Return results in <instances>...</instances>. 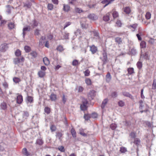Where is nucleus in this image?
Listing matches in <instances>:
<instances>
[{
    "label": "nucleus",
    "instance_id": "obj_6",
    "mask_svg": "<svg viewBox=\"0 0 156 156\" xmlns=\"http://www.w3.org/2000/svg\"><path fill=\"white\" fill-rule=\"evenodd\" d=\"M23 101V97L21 95H18L16 98V103L18 104H21Z\"/></svg>",
    "mask_w": 156,
    "mask_h": 156
},
{
    "label": "nucleus",
    "instance_id": "obj_22",
    "mask_svg": "<svg viewBox=\"0 0 156 156\" xmlns=\"http://www.w3.org/2000/svg\"><path fill=\"white\" fill-rule=\"evenodd\" d=\"M139 108L140 110H142L143 108L144 107L143 104V101L142 100H141L139 101Z\"/></svg>",
    "mask_w": 156,
    "mask_h": 156
},
{
    "label": "nucleus",
    "instance_id": "obj_37",
    "mask_svg": "<svg viewBox=\"0 0 156 156\" xmlns=\"http://www.w3.org/2000/svg\"><path fill=\"white\" fill-rule=\"evenodd\" d=\"M15 55L19 57L21 55V52L19 49L17 50L15 52Z\"/></svg>",
    "mask_w": 156,
    "mask_h": 156
},
{
    "label": "nucleus",
    "instance_id": "obj_21",
    "mask_svg": "<svg viewBox=\"0 0 156 156\" xmlns=\"http://www.w3.org/2000/svg\"><path fill=\"white\" fill-rule=\"evenodd\" d=\"M46 39V37L45 36H42L41 37L39 41V46H42L43 45V43H43L42 42V40H45Z\"/></svg>",
    "mask_w": 156,
    "mask_h": 156
},
{
    "label": "nucleus",
    "instance_id": "obj_45",
    "mask_svg": "<svg viewBox=\"0 0 156 156\" xmlns=\"http://www.w3.org/2000/svg\"><path fill=\"white\" fill-rule=\"evenodd\" d=\"M103 20L105 21H108L109 20V15H107L106 16H105L103 17Z\"/></svg>",
    "mask_w": 156,
    "mask_h": 156
},
{
    "label": "nucleus",
    "instance_id": "obj_38",
    "mask_svg": "<svg viewBox=\"0 0 156 156\" xmlns=\"http://www.w3.org/2000/svg\"><path fill=\"white\" fill-rule=\"evenodd\" d=\"M127 151V149L126 148L123 147H120V151L121 153H125Z\"/></svg>",
    "mask_w": 156,
    "mask_h": 156
},
{
    "label": "nucleus",
    "instance_id": "obj_19",
    "mask_svg": "<svg viewBox=\"0 0 156 156\" xmlns=\"http://www.w3.org/2000/svg\"><path fill=\"white\" fill-rule=\"evenodd\" d=\"M127 71L129 75H132L134 73V70L133 68H129L128 69Z\"/></svg>",
    "mask_w": 156,
    "mask_h": 156
},
{
    "label": "nucleus",
    "instance_id": "obj_63",
    "mask_svg": "<svg viewBox=\"0 0 156 156\" xmlns=\"http://www.w3.org/2000/svg\"><path fill=\"white\" fill-rule=\"evenodd\" d=\"M81 26L83 28L86 29L88 27V25L85 23H81Z\"/></svg>",
    "mask_w": 156,
    "mask_h": 156
},
{
    "label": "nucleus",
    "instance_id": "obj_54",
    "mask_svg": "<svg viewBox=\"0 0 156 156\" xmlns=\"http://www.w3.org/2000/svg\"><path fill=\"white\" fill-rule=\"evenodd\" d=\"M116 125L115 124L112 123L110 125L111 128L113 130H115L116 128Z\"/></svg>",
    "mask_w": 156,
    "mask_h": 156
},
{
    "label": "nucleus",
    "instance_id": "obj_14",
    "mask_svg": "<svg viewBox=\"0 0 156 156\" xmlns=\"http://www.w3.org/2000/svg\"><path fill=\"white\" fill-rule=\"evenodd\" d=\"M122 94L124 96L129 97L132 99H133V97L128 92H124L122 93Z\"/></svg>",
    "mask_w": 156,
    "mask_h": 156
},
{
    "label": "nucleus",
    "instance_id": "obj_16",
    "mask_svg": "<svg viewBox=\"0 0 156 156\" xmlns=\"http://www.w3.org/2000/svg\"><path fill=\"white\" fill-rule=\"evenodd\" d=\"M90 50L92 53L94 54L95 53L97 50V48L96 47L94 46L93 45L90 47Z\"/></svg>",
    "mask_w": 156,
    "mask_h": 156
},
{
    "label": "nucleus",
    "instance_id": "obj_24",
    "mask_svg": "<svg viewBox=\"0 0 156 156\" xmlns=\"http://www.w3.org/2000/svg\"><path fill=\"white\" fill-rule=\"evenodd\" d=\"M45 74V72L44 71H40L38 72V75L41 78L43 77Z\"/></svg>",
    "mask_w": 156,
    "mask_h": 156
},
{
    "label": "nucleus",
    "instance_id": "obj_42",
    "mask_svg": "<svg viewBox=\"0 0 156 156\" xmlns=\"http://www.w3.org/2000/svg\"><path fill=\"white\" fill-rule=\"evenodd\" d=\"M48 9L49 10H51L53 8V5L51 3H48L47 6Z\"/></svg>",
    "mask_w": 156,
    "mask_h": 156
},
{
    "label": "nucleus",
    "instance_id": "obj_4",
    "mask_svg": "<svg viewBox=\"0 0 156 156\" xmlns=\"http://www.w3.org/2000/svg\"><path fill=\"white\" fill-rule=\"evenodd\" d=\"M8 44L6 43H4L0 46V50L2 52H5L8 48Z\"/></svg>",
    "mask_w": 156,
    "mask_h": 156
},
{
    "label": "nucleus",
    "instance_id": "obj_15",
    "mask_svg": "<svg viewBox=\"0 0 156 156\" xmlns=\"http://www.w3.org/2000/svg\"><path fill=\"white\" fill-rule=\"evenodd\" d=\"M124 12L127 14H129L130 13L131 9L129 7H126L124 8Z\"/></svg>",
    "mask_w": 156,
    "mask_h": 156
},
{
    "label": "nucleus",
    "instance_id": "obj_48",
    "mask_svg": "<svg viewBox=\"0 0 156 156\" xmlns=\"http://www.w3.org/2000/svg\"><path fill=\"white\" fill-rule=\"evenodd\" d=\"M44 110L45 112L47 114H49L50 112V109L48 107H45Z\"/></svg>",
    "mask_w": 156,
    "mask_h": 156
},
{
    "label": "nucleus",
    "instance_id": "obj_39",
    "mask_svg": "<svg viewBox=\"0 0 156 156\" xmlns=\"http://www.w3.org/2000/svg\"><path fill=\"white\" fill-rule=\"evenodd\" d=\"M80 133L84 136H87V134L84 133L83 130L82 129H80Z\"/></svg>",
    "mask_w": 156,
    "mask_h": 156
},
{
    "label": "nucleus",
    "instance_id": "obj_43",
    "mask_svg": "<svg viewBox=\"0 0 156 156\" xmlns=\"http://www.w3.org/2000/svg\"><path fill=\"white\" fill-rule=\"evenodd\" d=\"M136 65L137 68L139 69H141L142 67V62H138L136 64Z\"/></svg>",
    "mask_w": 156,
    "mask_h": 156
},
{
    "label": "nucleus",
    "instance_id": "obj_47",
    "mask_svg": "<svg viewBox=\"0 0 156 156\" xmlns=\"http://www.w3.org/2000/svg\"><path fill=\"white\" fill-rule=\"evenodd\" d=\"M56 49L58 51H59L60 52H62L64 50L63 47L61 45H59L58 46L57 48Z\"/></svg>",
    "mask_w": 156,
    "mask_h": 156
},
{
    "label": "nucleus",
    "instance_id": "obj_34",
    "mask_svg": "<svg viewBox=\"0 0 156 156\" xmlns=\"http://www.w3.org/2000/svg\"><path fill=\"white\" fill-rule=\"evenodd\" d=\"M85 82L88 85H90L91 84V81L89 78H87L85 79Z\"/></svg>",
    "mask_w": 156,
    "mask_h": 156
},
{
    "label": "nucleus",
    "instance_id": "obj_13",
    "mask_svg": "<svg viewBox=\"0 0 156 156\" xmlns=\"http://www.w3.org/2000/svg\"><path fill=\"white\" fill-rule=\"evenodd\" d=\"M70 7L68 5L63 4V10L66 12H68L70 10Z\"/></svg>",
    "mask_w": 156,
    "mask_h": 156
},
{
    "label": "nucleus",
    "instance_id": "obj_7",
    "mask_svg": "<svg viewBox=\"0 0 156 156\" xmlns=\"http://www.w3.org/2000/svg\"><path fill=\"white\" fill-rule=\"evenodd\" d=\"M30 27L29 26L28 27H24L23 29V38L25 37V35L26 34V31H30Z\"/></svg>",
    "mask_w": 156,
    "mask_h": 156
},
{
    "label": "nucleus",
    "instance_id": "obj_50",
    "mask_svg": "<svg viewBox=\"0 0 156 156\" xmlns=\"http://www.w3.org/2000/svg\"><path fill=\"white\" fill-rule=\"evenodd\" d=\"M76 36L79 35H81L82 33L81 30L79 29H77L75 32Z\"/></svg>",
    "mask_w": 156,
    "mask_h": 156
},
{
    "label": "nucleus",
    "instance_id": "obj_30",
    "mask_svg": "<svg viewBox=\"0 0 156 156\" xmlns=\"http://www.w3.org/2000/svg\"><path fill=\"white\" fill-rule=\"evenodd\" d=\"M69 33H67L66 32H65L63 34V39H68Z\"/></svg>",
    "mask_w": 156,
    "mask_h": 156
},
{
    "label": "nucleus",
    "instance_id": "obj_25",
    "mask_svg": "<svg viewBox=\"0 0 156 156\" xmlns=\"http://www.w3.org/2000/svg\"><path fill=\"white\" fill-rule=\"evenodd\" d=\"M91 118L90 114H85L84 116V118L86 120H88Z\"/></svg>",
    "mask_w": 156,
    "mask_h": 156
},
{
    "label": "nucleus",
    "instance_id": "obj_44",
    "mask_svg": "<svg viewBox=\"0 0 156 156\" xmlns=\"http://www.w3.org/2000/svg\"><path fill=\"white\" fill-rule=\"evenodd\" d=\"M152 89L154 90L156 89V80L155 79H154L153 80L152 86Z\"/></svg>",
    "mask_w": 156,
    "mask_h": 156
},
{
    "label": "nucleus",
    "instance_id": "obj_49",
    "mask_svg": "<svg viewBox=\"0 0 156 156\" xmlns=\"http://www.w3.org/2000/svg\"><path fill=\"white\" fill-rule=\"evenodd\" d=\"M59 150L62 152H64L65 151L64 147L63 146H60L58 147Z\"/></svg>",
    "mask_w": 156,
    "mask_h": 156
},
{
    "label": "nucleus",
    "instance_id": "obj_27",
    "mask_svg": "<svg viewBox=\"0 0 156 156\" xmlns=\"http://www.w3.org/2000/svg\"><path fill=\"white\" fill-rule=\"evenodd\" d=\"M115 41L119 44H120L122 43V41L120 37H117L115 38Z\"/></svg>",
    "mask_w": 156,
    "mask_h": 156
},
{
    "label": "nucleus",
    "instance_id": "obj_41",
    "mask_svg": "<svg viewBox=\"0 0 156 156\" xmlns=\"http://www.w3.org/2000/svg\"><path fill=\"white\" fill-rule=\"evenodd\" d=\"M140 143V140L138 138H135L134 141V143L137 146Z\"/></svg>",
    "mask_w": 156,
    "mask_h": 156
},
{
    "label": "nucleus",
    "instance_id": "obj_20",
    "mask_svg": "<svg viewBox=\"0 0 156 156\" xmlns=\"http://www.w3.org/2000/svg\"><path fill=\"white\" fill-rule=\"evenodd\" d=\"M51 101H55L56 99V96L54 94H51L50 97Z\"/></svg>",
    "mask_w": 156,
    "mask_h": 156
},
{
    "label": "nucleus",
    "instance_id": "obj_36",
    "mask_svg": "<svg viewBox=\"0 0 156 156\" xmlns=\"http://www.w3.org/2000/svg\"><path fill=\"white\" fill-rule=\"evenodd\" d=\"M27 101L30 103L33 102V98L30 96H28L27 98Z\"/></svg>",
    "mask_w": 156,
    "mask_h": 156
},
{
    "label": "nucleus",
    "instance_id": "obj_23",
    "mask_svg": "<svg viewBox=\"0 0 156 156\" xmlns=\"http://www.w3.org/2000/svg\"><path fill=\"white\" fill-rule=\"evenodd\" d=\"M63 135L62 133L60 132H56V136L58 137L59 140H61V138Z\"/></svg>",
    "mask_w": 156,
    "mask_h": 156
},
{
    "label": "nucleus",
    "instance_id": "obj_32",
    "mask_svg": "<svg viewBox=\"0 0 156 156\" xmlns=\"http://www.w3.org/2000/svg\"><path fill=\"white\" fill-rule=\"evenodd\" d=\"M24 49L26 52L28 53L30 51L31 48L30 47L28 46H25L24 47Z\"/></svg>",
    "mask_w": 156,
    "mask_h": 156
},
{
    "label": "nucleus",
    "instance_id": "obj_56",
    "mask_svg": "<svg viewBox=\"0 0 156 156\" xmlns=\"http://www.w3.org/2000/svg\"><path fill=\"white\" fill-rule=\"evenodd\" d=\"M118 104L120 106L122 107L124 105V103L122 101H120L118 102Z\"/></svg>",
    "mask_w": 156,
    "mask_h": 156
},
{
    "label": "nucleus",
    "instance_id": "obj_1",
    "mask_svg": "<svg viewBox=\"0 0 156 156\" xmlns=\"http://www.w3.org/2000/svg\"><path fill=\"white\" fill-rule=\"evenodd\" d=\"M24 60V58L23 57H22L21 58H14L13 59V62L15 64H17L23 62Z\"/></svg>",
    "mask_w": 156,
    "mask_h": 156
},
{
    "label": "nucleus",
    "instance_id": "obj_10",
    "mask_svg": "<svg viewBox=\"0 0 156 156\" xmlns=\"http://www.w3.org/2000/svg\"><path fill=\"white\" fill-rule=\"evenodd\" d=\"M95 92L94 90H91L88 93V95L89 97H90L92 99L95 95Z\"/></svg>",
    "mask_w": 156,
    "mask_h": 156
},
{
    "label": "nucleus",
    "instance_id": "obj_8",
    "mask_svg": "<svg viewBox=\"0 0 156 156\" xmlns=\"http://www.w3.org/2000/svg\"><path fill=\"white\" fill-rule=\"evenodd\" d=\"M114 0H104L102 1V3L103 4H106L104 6L105 7L107 6L108 4L111 3Z\"/></svg>",
    "mask_w": 156,
    "mask_h": 156
},
{
    "label": "nucleus",
    "instance_id": "obj_64",
    "mask_svg": "<svg viewBox=\"0 0 156 156\" xmlns=\"http://www.w3.org/2000/svg\"><path fill=\"white\" fill-rule=\"evenodd\" d=\"M7 12L8 13H10L11 12V10L10 9V6L9 5H7Z\"/></svg>",
    "mask_w": 156,
    "mask_h": 156
},
{
    "label": "nucleus",
    "instance_id": "obj_12",
    "mask_svg": "<svg viewBox=\"0 0 156 156\" xmlns=\"http://www.w3.org/2000/svg\"><path fill=\"white\" fill-rule=\"evenodd\" d=\"M43 61L44 64L46 66H48L50 64L49 61L46 57H45L43 58Z\"/></svg>",
    "mask_w": 156,
    "mask_h": 156
},
{
    "label": "nucleus",
    "instance_id": "obj_9",
    "mask_svg": "<svg viewBox=\"0 0 156 156\" xmlns=\"http://www.w3.org/2000/svg\"><path fill=\"white\" fill-rule=\"evenodd\" d=\"M108 99L107 98L105 99L102 101V104L101 105V107L103 109L104 108L106 105L107 104L108 101Z\"/></svg>",
    "mask_w": 156,
    "mask_h": 156
},
{
    "label": "nucleus",
    "instance_id": "obj_51",
    "mask_svg": "<svg viewBox=\"0 0 156 156\" xmlns=\"http://www.w3.org/2000/svg\"><path fill=\"white\" fill-rule=\"evenodd\" d=\"M112 16L114 18H116L118 16V13L116 11H114L112 13Z\"/></svg>",
    "mask_w": 156,
    "mask_h": 156
},
{
    "label": "nucleus",
    "instance_id": "obj_17",
    "mask_svg": "<svg viewBox=\"0 0 156 156\" xmlns=\"http://www.w3.org/2000/svg\"><path fill=\"white\" fill-rule=\"evenodd\" d=\"M71 132L73 137L74 138L76 137V133L75 131V129L73 128L71 129Z\"/></svg>",
    "mask_w": 156,
    "mask_h": 156
},
{
    "label": "nucleus",
    "instance_id": "obj_40",
    "mask_svg": "<svg viewBox=\"0 0 156 156\" xmlns=\"http://www.w3.org/2000/svg\"><path fill=\"white\" fill-rule=\"evenodd\" d=\"M151 13L149 12H147L146 13L145 15V17L147 19L149 20L151 18Z\"/></svg>",
    "mask_w": 156,
    "mask_h": 156
},
{
    "label": "nucleus",
    "instance_id": "obj_59",
    "mask_svg": "<svg viewBox=\"0 0 156 156\" xmlns=\"http://www.w3.org/2000/svg\"><path fill=\"white\" fill-rule=\"evenodd\" d=\"M111 96L113 98H116L117 96V93L116 92H112L111 93Z\"/></svg>",
    "mask_w": 156,
    "mask_h": 156
},
{
    "label": "nucleus",
    "instance_id": "obj_5",
    "mask_svg": "<svg viewBox=\"0 0 156 156\" xmlns=\"http://www.w3.org/2000/svg\"><path fill=\"white\" fill-rule=\"evenodd\" d=\"M88 18L90 19L93 20H95L98 19V17L97 15L94 14H90L88 16Z\"/></svg>",
    "mask_w": 156,
    "mask_h": 156
},
{
    "label": "nucleus",
    "instance_id": "obj_46",
    "mask_svg": "<svg viewBox=\"0 0 156 156\" xmlns=\"http://www.w3.org/2000/svg\"><path fill=\"white\" fill-rule=\"evenodd\" d=\"M146 43L144 41H142L140 44L141 48H144L146 47Z\"/></svg>",
    "mask_w": 156,
    "mask_h": 156
},
{
    "label": "nucleus",
    "instance_id": "obj_18",
    "mask_svg": "<svg viewBox=\"0 0 156 156\" xmlns=\"http://www.w3.org/2000/svg\"><path fill=\"white\" fill-rule=\"evenodd\" d=\"M43 143V140L41 139H37L36 144H38L40 145H41Z\"/></svg>",
    "mask_w": 156,
    "mask_h": 156
},
{
    "label": "nucleus",
    "instance_id": "obj_53",
    "mask_svg": "<svg viewBox=\"0 0 156 156\" xmlns=\"http://www.w3.org/2000/svg\"><path fill=\"white\" fill-rule=\"evenodd\" d=\"M30 55L34 58H35L37 56V54L35 51H32L30 53Z\"/></svg>",
    "mask_w": 156,
    "mask_h": 156
},
{
    "label": "nucleus",
    "instance_id": "obj_11",
    "mask_svg": "<svg viewBox=\"0 0 156 156\" xmlns=\"http://www.w3.org/2000/svg\"><path fill=\"white\" fill-rule=\"evenodd\" d=\"M112 78L111 76L110 73L108 72L106 76V80L107 82H109L110 81Z\"/></svg>",
    "mask_w": 156,
    "mask_h": 156
},
{
    "label": "nucleus",
    "instance_id": "obj_61",
    "mask_svg": "<svg viewBox=\"0 0 156 156\" xmlns=\"http://www.w3.org/2000/svg\"><path fill=\"white\" fill-rule=\"evenodd\" d=\"M29 115V113L27 112H24L23 115V117L26 118Z\"/></svg>",
    "mask_w": 156,
    "mask_h": 156
},
{
    "label": "nucleus",
    "instance_id": "obj_29",
    "mask_svg": "<svg viewBox=\"0 0 156 156\" xmlns=\"http://www.w3.org/2000/svg\"><path fill=\"white\" fill-rule=\"evenodd\" d=\"M38 24V23L35 20H34L32 21V24L31 26L34 28V27H37Z\"/></svg>",
    "mask_w": 156,
    "mask_h": 156
},
{
    "label": "nucleus",
    "instance_id": "obj_62",
    "mask_svg": "<svg viewBox=\"0 0 156 156\" xmlns=\"http://www.w3.org/2000/svg\"><path fill=\"white\" fill-rule=\"evenodd\" d=\"M78 64V61L76 60H74L72 62V65L74 66L77 65Z\"/></svg>",
    "mask_w": 156,
    "mask_h": 156
},
{
    "label": "nucleus",
    "instance_id": "obj_31",
    "mask_svg": "<svg viewBox=\"0 0 156 156\" xmlns=\"http://www.w3.org/2000/svg\"><path fill=\"white\" fill-rule=\"evenodd\" d=\"M75 11L76 12L80 13L83 12V11L81 9L79 8H75Z\"/></svg>",
    "mask_w": 156,
    "mask_h": 156
},
{
    "label": "nucleus",
    "instance_id": "obj_57",
    "mask_svg": "<svg viewBox=\"0 0 156 156\" xmlns=\"http://www.w3.org/2000/svg\"><path fill=\"white\" fill-rule=\"evenodd\" d=\"M50 129L51 131H55L56 129V127L54 125H52L50 127Z\"/></svg>",
    "mask_w": 156,
    "mask_h": 156
},
{
    "label": "nucleus",
    "instance_id": "obj_60",
    "mask_svg": "<svg viewBox=\"0 0 156 156\" xmlns=\"http://www.w3.org/2000/svg\"><path fill=\"white\" fill-rule=\"evenodd\" d=\"M129 136L132 138H134L136 136V134L134 132H131L129 134Z\"/></svg>",
    "mask_w": 156,
    "mask_h": 156
},
{
    "label": "nucleus",
    "instance_id": "obj_35",
    "mask_svg": "<svg viewBox=\"0 0 156 156\" xmlns=\"http://www.w3.org/2000/svg\"><path fill=\"white\" fill-rule=\"evenodd\" d=\"M8 27L9 29L11 30L13 29L14 27V24L12 23H10L8 24Z\"/></svg>",
    "mask_w": 156,
    "mask_h": 156
},
{
    "label": "nucleus",
    "instance_id": "obj_52",
    "mask_svg": "<svg viewBox=\"0 0 156 156\" xmlns=\"http://www.w3.org/2000/svg\"><path fill=\"white\" fill-rule=\"evenodd\" d=\"M6 22V21L5 20L2 19L0 21V26H2L5 24Z\"/></svg>",
    "mask_w": 156,
    "mask_h": 156
},
{
    "label": "nucleus",
    "instance_id": "obj_33",
    "mask_svg": "<svg viewBox=\"0 0 156 156\" xmlns=\"http://www.w3.org/2000/svg\"><path fill=\"white\" fill-rule=\"evenodd\" d=\"M23 153L27 156H28L30 155L28 152L27 151V149L25 148H24L23 150Z\"/></svg>",
    "mask_w": 156,
    "mask_h": 156
},
{
    "label": "nucleus",
    "instance_id": "obj_3",
    "mask_svg": "<svg viewBox=\"0 0 156 156\" xmlns=\"http://www.w3.org/2000/svg\"><path fill=\"white\" fill-rule=\"evenodd\" d=\"M102 55L103 57L102 60L103 62V64H105L107 61V52L105 49H103Z\"/></svg>",
    "mask_w": 156,
    "mask_h": 156
},
{
    "label": "nucleus",
    "instance_id": "obj_55",
    "mask_svg": "<svg viewBox=\"0 0 156 156\" xmlns=\"http://www.w3.org/2000/svg\"><path fill=\"white\" fill-rule=\"evenodd\" d=\"M90 71L88 69H87L84 72V75L85 76H88L90 75Z\"/></svg>",
    "mask_w": 156,
    "mask_h": 156
},
{
    "label": "nucleus",
    "instance_id": "obj_26",
    "mask_svg": "<svg viewBox=\"0 0 156 156\" xmlns=\"http://www.w3.org/2000/svg\"><path fill=\"white\" fill-rule=\"evenodd\" d=\"M13 80L14 82L16 83H18L21 80L20 78L16 77H14Z\"/></svg>",
    "mask_w": 156,
    "mask_h": 156
},
{
    "label": "nucleus",
    "instance_id": "obj_2",
    "mask_svg": "<svg viewBox=\"0 0 156 156\" xmlns=\"http://www.w3.org/2000/svg\"><path fill=\"white\" fill-rule=\"evenodd\" d=\"M88 101L86 99H84L82 101L83 105L80 106V108L82 110H84L87 108V105L88 104Z\"/></svg>",
    "mask_w": 156,
    "mask_h": 156
},
{
    "label": "nucleus",
    "instance_id": "obj_58",
    "mask_svg": "<svg viewBox=\"0 0 156 156\" xmlns=\"http://www.w3.org/2000/svg\"><path fill=\"white\" fill-rule=\"evenodd\" d=\"M91 117L93 118H95L97 117L98 114L96 113H94L90 115Z\"/></svg>",
    "mask_w": 156,
    "mask_h": 156
},
{
    "label": "nucleus",
    "instance_id": "obj_28",
    "mask_svg": "<svg viewBox=\"0 0 156 156\" xmlns=\"http://www.w3.org/2000/svg\"><path fill=\"white\" fill-rule=\"evenodd\" d=\"M1 107L3 109H5L7 108L6 104L4 102L2 103L1 104Z\"/></svg>",
    "mask_w": 156,
    "mask_h": 156
}]
</instances>
